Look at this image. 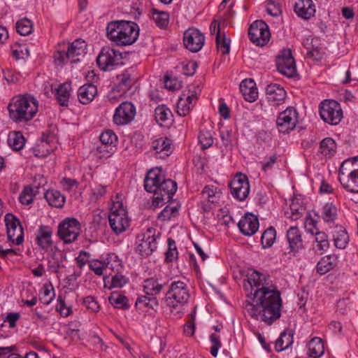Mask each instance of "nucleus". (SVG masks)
<instances>
[{
	"label": "nucleus",
	"instance_id": "4c0bfd02",
	"mask_svg": "<svg viewBox=\"0 0 358 358\" xmlns=\"http://www.w3.org/2000/svg\"><path fill=\"white\" fill-rule=\"evenodd\" d=\"M158 306L159 302L157 299L147 294L138 296L135 303V306L139 310H142L146 307L155 309Z\"/></svg>",
	"mask_w": 358,
	"mask_h": 358
},
{
	"label": "nucleus",
	"instance_id": "20e7f679",
	"mask_svg": "<svg viewBox=\"0 0 358 358\" xmlns=\"http://www.w3.org/2000/svg\"><path fill=\"white\" fill-rule=\"evenodd\" d=\"M189 297L190 293L187 284L182 280H174L170 284L164 301L166 306L172 312L187 303Z\"/></svg>",
	"mask_w": 358,
	"mask_h": 358
},
{
	"label": "nucleus",
	"instance_id": "a18cd8bd",
	"mask_svg": "<svg viewBox=\"0 0 358 358\" xmlns=\"http://www.w3.org/2000/svg\"><path fill=\"white\" fill-rule=\"evenodd\" d=\"M55 297L54 288L52 286L44 285L39 294V300L45 305H49Z\"/></svg>",
	"mask_w": 358,
	"mask_h": 358
},
{
	"label": "nucleus",
	"instance_id": "bf43d9fd",
	"mask_svg": "<svg viewBox=\"0 0 358 358\" xmlns=\"http://www.w3.org/2000/svg\"><path fill=\"white\" fill-rule=\"evenodd\" d=\"M97 94V91H78V98L83 104L90 103Z\"/></svg>",
	"mask_w": 358,
	"mask_h": 358
},
{
	"label": "nucleus",
	"instance_id": "49530a36",
	"mask_svg": "<svg viewBox=\"0 0 358 358\" xmlns=\"http://www.w3.org/2000/svg\"><path fill=\"white\" fill-rule=\"evenodd\" d=\"M99 138L103 144L110 146V150H113V148L115 146V144L117 142V136L112 130L110 129L102 132Z\"/></svg>",
	"mask_w": 358,
	"mask_h": 358
},
{
	"label": "nucleus",
	"instance_id": "de8ad7c7",
	"mask_svg": "<svg viewBox=\"0 0 358 358\" xmlns=\"http://www.w3.org/2000/svg\"><path fill=\"white\" fill-rule=\"evenodd\" d=\"M16 30L22 36L29 35L33 30L32 22L27 18L22 19L17 22Z\"/></svg>",
	"mask_w": 358,
	"mask_h": 358
},
{
	"label": "nucleus",
	"instance_id": "c756f323",
	"mask_svg": "<svg viewBox=\"0 0 358 358\" xmlns=\"http://www.w3.org/2000/svg\"><path fill=\"white\" fill-rule=\"evenodd\" d=\"M152 147L157 153H163L160 157H167L172 152V141L167 137H160L152 141Z\"/></svg>",
	"mask_w": 358,
	"mask_h": 358
},
{
	"label": "nucleus",
	"instance_id": "72a5a7b5",
	"mask_svg": "<svg viewBox=\"0 0 358 358\" xmlns=\"http://www.w3.org/2000/svg\"><path fill=\"white\" fill-rule=\"evenodd\" d=\"M334 245L338 249H344L349 242V236L342 226L336 225L333 232Z\"/></svg>",
	"mask_w": 358,
	"mask_h": 358
},
{
	"label": "nucleus",
	"instance_id": "f3484780",
	"mask_svg": "<svg viewBox=\"0 0 358 358\" xmlns=\"http://www.w3.org/2000/svg\"><path fill=\"white\" fill-rule=\"evenodd\" d=\"M302 232L297 227H291L286 234L288 247L285 254L295 257L298 252L304 248Z\"/></svg>",
	"mask_w": 358,
	"mask_h": 358
},
{
	"label": "nucleus",
	"instance_id": "f257e3e1",
	"mask_svg": "<svg viewBox=\"0 0 358 358\" xmlns=\"http://www.w3.org/2000/svg\"><path fill=\"white\" fill-rule=\"evenodd\" d=\"M247 282L244 287L247 290L250 287L252 302L246 300L243 303L244 308L253 319L271 325L281 316L280 292L271 282L269 275L256 270L248 272Z\"/></svg>",
	"mask_w": 358,
	"mask_h": 358
},
{
	"label": "nucleus",
	"instance_id": "603ef678",
	"mask_svg": "<svg viewBox=\"0 0 358 358\" xmlns=\"http://www.w3.org/2000/svg\"><path fill=\"white\" fill-rule=\"evenodd\" d=\"M217 188L212 185H206L201 192L203 199L213 203L217 202V197L216 196Z\"/></svg>",
	"mask_w": 358,
	"mask_h": 358
},
{
	"label": "nucleus",
	"instance_id": "864d4df0",
	"mask_svg": "<svg viewBox=\"0 0 358 358\" xmlns=\"http://www.w3.org/2000/svg\"><path fill=\"white\" fill-rule=\"evenodd\" d=\"M168 250L166 252V261L172 262L178 259V250L176 242L171 238H168Z\"/></svg>",
	"mask_w": 358,
	"mask_h": 358
},
{
	"label": "nucleus",
	"instance_id": "5701e85b",
	"mask_svg": "<svg viewBox=\"0 0 358 358\" xmlns=\"http://www.w3.org/2000/svg\"><path fill=\"white\" fill-rule=\"evenodd\" d=\"M163 179V175L160 169L155 168L150 169L144 179L145 189L150 193L156 194L158 186Z\"/></svg>",
	"mask_w": 358,
	"mask_h": 358
},
{
	"label": "nucleus",
	"instance_id": "7ed1b4c3",
	"mask_svg": "<svg viewBox=\"0 0 358 358\" xmlns=\"http://www.w3.org/2000/svg\"><path fill=\"white\" fill-rule=\"evenodd\" d=\"M139 28L134 22H111L106 27L108 38L117 45H131L137 40Z\"/></svg>",
	"mask_w": 358,
	"mask_h": 358
},
{
	"label": "nucleus",
	"instance_id": "473e14b6",
	"mask_svg": "<svg viewBox=\"0 0 358 358\" xmlns=\"http://www.w3.org/2000/svg\"><path fill=\"white\" fill-rule=\"evenodd\" d=\"M116 79L118 83L119 87L122 90H130L131 88L138 90L140 88V83H138V79L132 77L127 73L117 76Z\"/></svg>",
	"mask_w": 358,
	"mask_h": 358
},
{
	"label": "nucleus",
	"instance_id": "aec40b11",
	"mask_svg": "<svg viewBox=\"0 0 358 358\" xmlns=\"http://www.w3.org/2000/svg\"><path fill=\"white\" fill-rule=\"evenodd\" d=\"M34 187H25L20 194L19 199L22 204L29 205L34 201V197L38 192L41 186L45 185L46 180L42 175L34 178Z\"/></svg>",
	"mask_w": 358,
	"mask_h": 358
},
{
	"label": "nucleus",
	"instance_id": "393cba45",
	"mask_svg": "<svg viewBox=\"0 0 358 358\" xmlns=\"http://www.w3.org/2000/svg\"><path fill=\"white\" fill-rule=\"evenodd\" d=\"M294 11L303 19L308 20L315 13V6L312 0H299L295 3Z\"/></svg>",
	"mask_w": 358,
	"mask_h": 358
},
{
	"label": "nucleus",
	"instance_id": "a211bd4d",
	"mask_svg": "<svg viewBox=\"0 0 358 358\" xmlns=\"http://www.w3.org/2000/svg\"><path fill=\"white\" fill-rule=\"evenodd\" d=\"M205 39L203 34L196 28H189L183 34L184 45L192 52H197L202 48Z\"/></svg>",
	"mask_w": 358,
	"mask_h": 358
},
{
	"label": "nucleus",
	"instance_id": "680f3d73",
	"mask_svg": "<svg viewBox=\"0 0 358 358\" xmlns=\"http://www.w3.org/2000/svg\"><path fill=\"white\" fill-rule=\"evenodd\" d=\"M89 268L94 271L96 275L101 276L103 275V271L106 268L104 261L101 262L98 259H92L90 262Z\"/></svg>",
	"mask_w": 358,
	"mask_h": 358
},
{
	"label": "nucleus",
	"instance_id": "6e6d98bb",
	"mask_svg": "<svg viewBox=\"0 0 358 358\" xmlns=\"http://www.w3.org/2000/svg\"><path fill=\"white\" fill-rule=\"evenodd\" d=\"M178 212V206H167L158 215V219L162 221L169 220L171 217H175Z\"/></svg>",
	"mask_w": 358,
	"mask_h": 358
},
{
	"label": "nucleus",
	"instance_id": "e2e57ef3",
	"mask_svg": "<svg viewBox=\"0 0 358 358\" xmlns=\"http://www.w3.org/2000/svg\"><path fill=\"white\" fill-rule=\"evenodd\" d=\"M164 87L166 90H180L182 87L181 81L178 78H171L169 76L164 77Z\"/></svg>",
	"mask_w": 358,
	"mask_h": 358
},
{
	"label": "nucleus",
	"instance_id": "e433bc0d",
	"mask_svg": "<svg viewBox=\"0 0 358 358\" xmlns=\"http://www.w3.org/2000/svg\"><path fill=\"white\" fill-rule=\"evenodd\" d=\"M25 138L20 131H10L8 136V144L14 150H22L25 145Z\"/></svg>",
	"mask_w": 358,
	"mask_h": 358
},
{
	"label": "nucleus",
	"instance_id": "37998d69",
	"mask_svg": "<svg viewBox=\"0 0 358 358\" xmlns=\"http://www.w3.org/2000/svg\"><path fill=\"white\" fill-rule=\"evenodd\" d=\"M313 235L317 243V250L322 254L329 249L330 245L328 236L325 232L320 231L315 232Z\"/></svg>",
	"mask_w": 358,
	"mask_h": 358
},
{
	"label": "nucleus",
	"instance_id": "4be33fe9",
	"mask_svg": "<svg viewBox=\"0 0 358 358\" xmlns=\"http://www.w3.org/2000/svg\"><path fill=\"white\" fill-rule=\"evenodd\" d=\"M195 91L183 93L177 102V113L180 116H186L193 108L197 99Z\"/></svg>",
	"mask_w": 358,
	"mask_h": 358
},
{
	"label": "nucleus",
	"instance_id": "a878e982",
	"mask_svg": "<svg viewBox=\"0 0 358 358\" xmlns=\"http://www.w3.org/2000/svg\"><path fill=\"white\" fill-rule=\"evenodd\" d=\"M104 287L108 289L122 288L129 282V278L122 274V271L110 274L103 278Z\"/></svg>",
	"mask_w": 358,
	"mask_h": 358
},
{
	"label": "nucleus",
	"instance_id": "b1692460",
	"mask_svg": "<svg viewBox=\"0 0 358 358\" xmlns=\"http://www.w3.org/2000/svg\"><path fill=\"white\" fill-rule=\"evenodd\" d=\"M336 141L331 137H327L320 141L317 155L322 159L327 160L336 155Z\"/></svg>",
	"mask_w": 358,
	"mask_h": 358
},
{
	"label": "nucleus",
	"instance_id": "39448f33",
	"mask_svg": "<svg viewBox=\"0 0 358 358\" xmlns=\"http://www.w3.org/2000/svg\"><path fill=\"white\" fill-rule=\"evenodd\" d=\"M87 44L82 39H76L68 44L66 50H58L54 55L55 63L57 66H63L68 62L76 63L87 52Z\"/></svg>",
	"mask_w": 358,
	"mask_h": 358
},
{
	"label": "nucleus",
	"instance_id": "58836bf2",
	"mask_svg": "<svg viewBox=\"0 0 358 358\" xmlns=\"http://www.w3.org/2000/svg\"><path fill=\"white\" fill-rule=\"evenodd\" d=\"M321 217L327 223L334 222L337 217V208L333 203H325L321 209Z\"/></svg>",
	"mask_w": 358,
	"mask_h": 358
},
{
	"label": "nucleus",
	"instance_id": "423d86ee",
	"mask_svg": "<svg viewBox=\"0 0 358 358\" xmlns=\"http://www.w3.org/2000/svg\"><path fill=\"white\" fill-rule=\"evenodd\" d=\"M109 224L116 234L125 231L129 227V220L121 202H113L109 214Z\"/></svg>",
	"mask_w": 358,
	"mask_h": 358
},
{
	"label": "nucleus",
	"instance_id": "09e8293b",
	"mask_svg": "<svg viewBox=\"0 0 358 358\" xmlns=\"http://www.w3.org/2000/svg\"><path fill=\"white\" fill-rule=\"evenodd\" d=\"M8 238L15 245H20L24 240V231L22 227L10 229L7 231Z\"/></svg>",
	"mask_w": 358,
	"mask_h": 358
},
{
	"label": "nucleus",
	"instance_id": "0eeeda50",
	"mask_svg": "<svg viewBox=\"0 0 358 358\" xmlns=\"http://www.w3.org/2000/svg\"><path fill=\"white\" fill-rule=\"evenodd\" d=\"M57 236L64 243L75 242L80 233V223L76 218L67 217L58 225Z\"/></svg>",
	"mask_w": 358,
	"mask_h": 358
},
{
	"label": "nucleus",
	"instance_id": "412c9836",
	"mask_svg": "<svg viewBox=\"0 0 358 358\" xmlns=\"http://www.w3.org/2000/svg\"><path fill=\"white\" fill-rule=\"evenodd\" d=\"M259 227L257 217L251 213H247L241 217L238 223L240 231L245 236H250L255 234Z\"/></svg>",
	"mask_w": 358,
	"mask_h": 358
},
{
	"label": "nucleus",
	"instance_id": "9d476101",
	"mask_svg": "<svg viewBox=\"0 0 358 358\" xmlns=\"http://www.w3.org/2000/svg\"><path fill=\"white\" fill-rule=\"evenodd\" d=\"M248 36L256 45L264 46L271 37L268 26L263 20H256L250 26Z\"/></svg>",
	"mask_w": 358,
	"mask_h": 358
},
{
	"label": "nucleus",
	"instance_id": "2f4dec72",
	"mask_svg": "<svg viewBox=\"0 0 358 358\" xmlns=\"http://www.w3.org/2000/svg\"><path fill=\"white\" fill-rule=\"evenodd\" d=\"M44 196L49 205L57 208H62L66 201L65 196L59 191L55 189L46 191Z\"/></svg>",
	"mask_w": 358,
	"mask_h": 358
},
{
	"label": "nucleus",
	"instance_id": "ddd939ff",
	"mask_svg": "<svg viewBox=\"0 0 358 358\" xmlns=\"http://www.w3.org/2000/svg\"><path fill=\"white\" fill-rule=\"evenodd\" d=\"M356 159L345 160L339 169V181L342 186L350 192L355 193L358 188V169L352 170L348 176H345V171L346 166L353 164Z\"/></svg>",
	"mask_w": 358,
	"mask_h": 358
},
{
	"label": "nucleus",
	"instance_id": "5fc2aeb1",
	"mask_svg": "<svg viewBox=\"0 0 358 358\" xmlns=\"http://www.w3.org/2000/svg\"><path fill=\"white\" fill-rule=\"evenodd\" d=\"M57 103L62 107L67 108L70 99V91H52Z\"/></svg>",
	"mask_w": 358,
	"mask_h": 358
},
{
	"label": "nucleus",
	"instance_id": "1a4fd4ad",
	"mask_svg": "<svg viewBox=\"0 0 358 358\" xmlns=\"http://www.w3.org/2000/svg\"><path fill=\"white\" fill-rule=\"evenodd\" d=\"M176 190V182L171 179H164L163 176V179L153 197L152 206L156 208L160 207L164 203L169 202L171 200Z\"/></svg>",
	"mask_w": 358,
	"mask_h": 358
},
{
	"label": "nucleus",
	"instance_id": "c9c22d12",
	"mask_svg": "<svg viewBox=\"0 0 358 358\" xmlns=\"http://www.w3.org/2000/svg\"><path fill=\"white\" fill-rule=\"evenodd\" d=\"M337 259L335 256L327 255L322 257L317 264V273L324 275L333 269L336 265Z\"/></svg>",
	"mask_w": 358,
	"mask_h": 358
},
{
	"label": "nucleus",
	"instance_id": "bb28decb",
	"mask_svg": "<svg viewBox=\"0 0 358 358\" xmlns=\"http://www.w3.org/2000/svg\"><path fill=\"white\" fill-rule=\"evenodd\" d=\"M52 231L50 227L42 225L36 233V241L43 250H48L52 244Z\"/></svg>",
	"mask_w": 358,
	"mask_h": 358
},
{
	"label": "nucleus",
	"instance_id": "c03bdc74",
	"mask_svg": "<svg viewBox=\"0 0 358 358\" xmlns=\"http://www.w3.org/2000/svg\"><path fill=\"white\" fill-rule=\"evenodd\" d=\"M276 238V231L271 227L266 229L262 235L261 243L264 248H268L272 246Z\"/></svg>",
	"mask_w": 358,
	"mask_h": 358
},
{
	"label": "nucleus",
	"instance_id": "f03ea898",
	"mask_svg": "<svg viewBox=\"0 0 358 358\" xmlns=\"http://www.w3.org/2000/svg\"><path fill=\"white\" fill-rule=\"evenodd\" d=\"M10 119L15 123H24L32 120L38 110V101L31 94L13 97L8 105Z\"/></svg>",
	"mask_w": 358,
	"mask_h": 358
},
{
	"label": "nucleus",
	"instance_id": "79ce46f5",
	"mask_svg": "<svg viewBox=\"0 0 358 358\" xmlns=\"http://www.w3.org/2000/svg\"><path fill=\"white\" fill-rule=\"evenodd\" d=\"M104 264L106 268H109L114 273L123 270V266L122 265L120 259L114 253H110L107 255L106 258L104 259Z\"/></svg>",
	"mask_w": 358,
	"mask_h": 358
},
{
	"label": "nucleus",
	"instance_id": "4d7b16f0",
	"mask_svg": "<svg viewBox=\"0 0 358 358\" xmlns=\"http://www.w3.org/2000/svg\"><path fill=\"white\" fill-rule=\"evenodd\" d=\"M87 83L83 84L82 86L79 87V90H88L89 88H94V90H97L99 87L98 81L99 78L95 75L94 71L89 72L86 76Z\"/></svg>",
	"mask_w": 358,
	"mask_h": 358
},
{
	"label": "nucleus",
	"instance_id": "6ab92c4d",
	"mask_svg": "<svg viewBox=\"0 0 358 358\" xmlns=\"http://www.w3.org/2000/svg\"><path fill=\"white\" fill-rule=\"evenodd\" d=\"M298 113L296 109L289 107L281 112L276 120L279 131L282 133L287 132L295 128L298 122Z\"/></svg>",
	"mask_w": 358,
	"mask_h": 358
},
{
	"label": "nucleus",
	"instance_id": "2eb2a0df",
	"mask_svg": "<svg viewBox=\"0 0 358 358\" xmlns=\"http://www.w3.org/2000/svg\"><path fill=\"white\" fill-rule=\"evenodd\" d=\"M276 66L280 73L288 78H293L296 75L295 61L289 49L284 50L278 56Z\"/></svg>",
	"mask_w": 358,
	"mask_h": 358
},
{
	"label": "nucleus",
	"instance_id": "338daca9",
	"mask_svg": "<svg viewBox=\"0 0 358 358\" xmlns=\"http://www.w3.org/2000/svg\"><path fill=\"white\" fill-rule=\"evenodd\" d=\"M90 257L91 255L89 252L81 250L76 258V262L79 268L81 269L87 263H90L91 261Z\"/></svg>",
	"mask_w": 358,
	"mask_h": 358
},
{
	"label": "nucleus",
	"instance_id": "7c9ffc66",
	"mask_svg": "<svg viewBox=\"0 0 358 358\" xmlns=\"http://www.w3.org/2000/svg\"><path fill=\"white\" fill-rule=\"evenodd\" d=\"M155 117L160 126H166L171 122L173 114L169 108L162 104L155 108Z\"/></svg>",
	"mask_w": 358,
	"mask_h": 358
},
{
	"label": "nucleus",
	"instance_id": "8fccbe9b",
	"mask_svg": "<svg viewBox=\"0 0 358 358\" xmlns=\"http://www.w3.org/2000/svg\"><path fill=\"white\" fill-rule=\"evenodd\" d=\"M217 48L223 55H227L230 52V39L226 37L225 33L215 38Z\"/></svg>",
	"mask_w": 358,
	"mask_h": 358
},
{
	"label": "nucleus",
	"instance_id": "f8f14e48",
	"mask_svg": "<svg viewBox=\"0 0 358 358\" xmlns=\"http://www.w3.org/2000/svg\"><path fill=\"white\" fill-rule=\"evenodd\" d=\"M122 58V53L110 47H103L99 54L96 63L103 71H110Z\"/></svg>",
	"mask_w": 358,
	"mask_h": 358
},
{
	"label": "nucleus",
	"instance_id": "f704fd0d",
	"mask_svg": "<svg viewBox=\"0 0 358 358\" xmlns=\"http://www.w3.org/2000/svg\"><path fill=\"white\" fill-rule=\"evenodd\" d=\"M324 352V344L320 338H313L308 344V355L312 358H319Z\"/></svg>",
	"mask_w": 358,
	"mask_h": 358
},
{
	"label": "nucleus",
	"instance_id": "c85d7f7f",
	"mask_svg": "<svg viewBox=\"0 0 358 358\" xmlns=\"http://www.w3.org/2000/svg\"><path fill=\"white\" fill-rule=\"evenodd\" d=\"M294 331L291 329H285L276 340L275 349L277 352H282L291 347L294 342Z\"/></svg>",
	"mask_w": 358,
	"mask_h": 358
},
{
	"label": "nucleus",
	"instance_id": "052dcab7",
	"mask_svg": "<svg viewBox=\"0 0 358 358\" xmlns=\"http://www.w3.org/2000/svg\"><path fill=\"white\" fill-rule=\"evenodd\" d=\"M285 96L286 91H279V93L277 91H268L267 92L268 100L275 104H280Z\"/></svg>",
	"mask_w": 358,
	"mask_h": 358
},
{
	"label": "nucleus",
	"instance_id": "a19ab883",
	"mask_svg": "<svg viewBox=\"0 0 358 358\" xmlns=\"http://www.w3.org/2000/svg\"><path fill=\"white\" fill-rule=\"evenodd\" d=\"M152 16L158 27L164 29L168 26L169 22V14L167 12L160 11L156 8H152Z\"/></svg>",
	"mask_w": 358,
	"mask_h": 358
},
{
	"label": "nucleus",
	"instance_id": "6e6552de",
	"mask_svg": "<svg viewBox=\"0 0 358 358\" xmlns=\"http://www.w3.org/2000/svg\"><path fill=\"white\" fill-rule=\"evenodd\" d=\"M320 115L324 122L337 125L343 119V110L340 104L335 100H324L320 105Z\"/></svg>",
	"mask_w": 358,
	"mask_h": 358
},
{
	"label": "nucleus",
	"instance_id": "ea45409f",
	"mask_svg": "<svg viewBox=\"0 0 358 358\" xmlns=\"http://www.w3.org/2000/svg\"><path fill=\"white\" fill-rule=\"evenodd\" d=\"M108 301L115 308L127 310L130 307L128 299L119 292L111 293L108 297Z\"/></svg>",
	"mask_w": 358,
	"mask_h": 358
},
{
	"label": "nucleus",
	"instance_id": "774afa93",
	"mask_svg": "<svg viewBox=\"0 0 358 358\" xmlns=\"http://www.w3.org/2000/svg\"><path fill=\"white\" fill-rule=\"evenodd\" d=\"M210 340L213 344L210 348V354L212 356L216 357L217 355L219 349L221 348L220 337L215 334H212L210 336Z\"/></svg>",
	"mask_w": 358,
	"mask_h": 358
},
{
	"label": "nucleus",
	"instance_id": "9b49d317",
	"mask_svg": "<svg viewBox=\"0 0 358 358\" xmlns=\"http://www.w3.org/2000/svg\"><path fill=\"white\" fill-rule=\"evenodd\" d=\"M155 229H149L138 237L136 252L142 257H148L157 249V238Z\"/></svg>",
	"mask_w": 358,
	"mask_h": 358
},
{
	"label": "nucleus",
	"instance_id": "4468645a",
	"mask_svg": "<svg viewBox=\"0 0 358 358\" xmlns=\"http://www.w3.org/2000/svg\"><path fill=\"white\" fill-rule=\"evenodd\" d=\"M136 107L131 102H122L115 110L113 120L115 124L122 126L130 123L135 117Z\"/></svg>",
	"mask_w": 358,
	"mask_h": 358
},
{
	"label": "nucleus",
	"instance_id": "69168bd1",
	"mask_svg": "<svg viewBox=\"0 0 358 358\" xmlns=\"http://www.w3.org/2000/svg\"><path fill=\"white\" fill-rule=\"evenodd\" d=\"M266 10L269 15L273 17L279 16L282 13L280 4L273 2L272 0H267Z\"/></svg>",
	"mask_w": 358,
	"mask_h": 358
},
{
	"label": "nucleus",
	"instance_id": "13d9d810",
	"mask_svg": "<svg viewBox=\"0 0 358 358\" xmlns=\"http://www.w3.org/2000/svg\"><path fill=\"white\" fill-rule=\"evenodd\" d=\"M199 141L203 149L210 148L213 143V138L210 132L207 130L200 131Z\"/></svg>",
	"mask_w": 358,
	"mask_h": 358
},
{
	"label": "nucleus",
	"instance_id": "dca6fc26",
	"mask_svg": "<svg viewBox=\"0 0 358 358\" xmlns=\"http://www.w3.org/2000/svg\"><path fill=\"white\" fill-rule=\"evenodd\" d=\"M231 194L238 201H244L250 192V185L246 176L236 175L229 183Z\"/></svg>",
	"mask_w": 358,
	"mask_h": 358
},
{
	"label": "nucleus",
	"instance_id": "3c124183",
	"mask_svg": "<svg viewBox=\"0 0 358 358\" xmlns=\"http://www.w3.org/2000/svg\"><path fill=\"white\" fill-rule=\"evenodd\" d=\"M289 207L290 213L289 217L292 220H298L302 217L305 211V208L303 207V206L299 204L298 201H295L294 200H293ZM287 213L289 214L288 212Z\"/></svg>",
	"mask_w": 358,
	"mask_h": 358
},
{
	"label": "nucleus",
	"instance_id": "0e129e2a",
	"mask_svg": "<svg viewBox=\"0 0 358 358\" xmlns=\"http://www.w3.org/2000/svg\"><path fill=\"white\" fill-rule=\"evenodd\" d=\"M4 220L6 222L7 231H8L10 229H14L17 227H22L20 220L10 213L6 215Z\"/></svg>",
	"mask_w": 358,
	"mask_h": 358
},
{
	"label": "nucleus",
	"instance_id": "cd10ccee",
	"mask_svg": "<svg viewBox=\"0 0 358 358\" xmlns=\"http://www.w3.org/2000/svg\"><path fill=\"white\" fill-rule=\"evenodd\" d=\"M165 282L159 280L158 278L152 277L144 280L143 288L145 294L155 297L164 289Z\"/></svg>",
	"mask_w": 358,
	"mask_h": 358
}]
</instances>
